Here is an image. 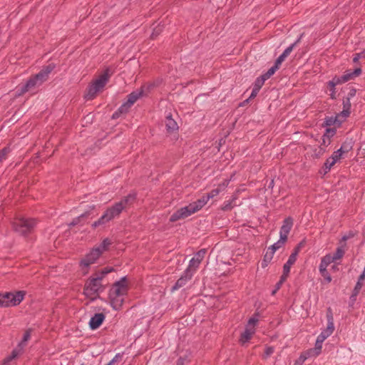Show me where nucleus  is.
Wrapping results in <instances>:
<instances>
[{
	"label": "nucleus",
	"mask_w": 365,
	"mask_h": 365,
	"mask_svg": "<svg viewBox=\"0 0 365 365\" xmlns=\"http://www.w3.org/2000/svg\"><path fill=\"white\" fill-rule=\"evenodd\" d=\"M128 290L125 278L115 283L109 292V302L115 310H118L123 305Z\"/></svg>",
	"instance_id": "1"
},
{
	"label": "nucleus",
	"mask_w": 365,
	"mask_h": 365,
	"mask_svg": "<svg viewBox=\"0 0 365 365\" xmlns=\"http://www.w3.org/2000/svg\"><path fill=\"white\" fill-rule=\"evenodd\" d=\"M134 200L133 195H129L126 197L125 199L121 200L120 202L116 203L113 207L108 209L106 212L101 216V217L96 221L93 224V227H97L98 225H103L110 221L112 219L119 215L122 210L125 207V206L130 202Z\"/></svg>",
	"instance_id": "2"
},
{
	"label": "nucleus",
	"mask_w": 365,
	"mask_h": 365,
	"mask_svg": "<svg viewBox=\"0 0 365 365\" xmlns=\"http://www.w3.org/2000/svg\"><path fill=\"white\" fill-rule=\"evenodd\" d=\"M205 206L204 200H198L189 204L187 206L182 207L174 212L170 217V221L175 222L180 220H183L190 216L191 215L199 211Z\"/></svg>",
	"instance_id": "3"
},
{
	"label": "nucleus",
	"mask_w": 365,
	"mask_h": 365,
	"mask_svg": "<svg viewBox=\"0 0 365 365\" xmlns=\"http://www.w3.org/2000/svg\"><path fill=\"white\" fill-rule=\"evenodd\" d=\"M111 244V242L108 239H105L102 244L94 249H93L89 254L81 261V267L84 274L87 272V268L88 266L94 263L100 255L106 251L108 246Z\"/></svg>",
	"instance_id": "4"
},
{
	"label": "nucleus",
	"mask_w": 365,
	"mask_h": 365,
	"mask_svg": "<svg viewBox=\"0 0 365 365\" xmlns=\"http://www.w3.org/2000/svg\"><path fill=\"white\" fill-rule=\"evenodd\" d=\"M110 75L106 72L97 78L93 83L88 87V91L85 96L87 100L93 99L101 92L107 83Z\"/></svg>",
	"instance_id": "5"
},
{
	"label": "nucleus",
	"mask_w": 365,
	"mask_h": 365,
	"mask_svg": "<svg viewBox=\"0 0 365 365\" xmlns=\"http://www.w3.org/2000/svg\"><path fill=\"white\" fill-rule=\"evenodd\" d=\"M25 292H7L0 294V307H6L19 304L24 299Z\"/></svg>",
	"instance_id": "6"
},
{
	"label": "nucleus",
	"mask_w": 365,
	"mask_h": 365,
	"mask_svg": "<svg viewBox=\"0 0 365 365\" xmlns=\"http://www.w3.org/2000/svg\"><path fill=\"white\" fill-rule=\"evenodd\" d=\"M361 70H354L353 71L349 72L341 77H335L332 81H329L327 86V90L329 91V95L331 98H335L334 87L337 84L343 83L349 81L354 78L359 76L361 74Z\"/></svg>",
	"instance_id": "7"
},
{
	"label": "nucleus",
	"mask_w": 365,
	"mask_h": 365,
	"mask_svg": "<svg viewBox=\"0 0 365 365\" xmlns=\"http://www.w3.org/2000/svg\"><path fill=\"white\" fill-rule=\"evenodd\" d=\"M101 277L96 275L86 282L84 289V294L91 300L95 299L98 296V292L101 289Z\"/></svg>",
	"instance_id": "8"
},
{
	"label": "nucleus",
	"mask_w": 365,
	"mask_h": 365,
	"mask_svg": "<svg viewBox=\"0 0 365 365\" xmlns=\"http://www.w3.org/2000/svg\"><path fill=\"white\" fill-rule=\"evenodd\" d=\"M349 152V149L344 146H341L336 151L334 152L331 157L327 159L324 165L325 173L329 171L337 163L344 158V155Z\"/></svg>",
	"instance_id": "9"
},
{
	"label": "nucleus",
	"mask_w": 365,
	"mask_h": 365,
	"mask_svg": "<svg viewBox=\"0 0 365 365\" xmlns=\"http://www.w3.org/2000/svg\"><path fill=\"white\" fill-rule=\"evenodd\" d=\"M34 225L35 221L34 220L24 217L16 218L13 224L14 230L21 235H26L31 232Z\"/></svg>",
	"instance_id": "10"
},
{
	"label": "nucleus",
	"mask_w": 365,
	"mask_h": 365,
	"mask_svg": "<svg viewBox=\"0 0 365 365\" xmlns=\"http://www.w3.org/2000/svg\"><path fill=\"white\" fill-rule=\"evenodd\" d=\"M48 76V70H41L38 74L31 78L25 86L22 87V92L31 91L35 86L41 85Z\"/></svg>",
	"instance_id": "11"
},
{
	"label": "nucleus",
	"mask_w": 365,
	"mask_h": 365,
	"mask_svg": "<svg viewBox=\"0 0 365 365\" xmlns=\"http://www.w3.org/2000/svg\"><path fill=\"white\" fill-rule=\"evenodd\" d=\"M274 71L275 70H268L267 72H266L264 75L261 76L260 77L256 79L254 83L252 91L249 99L254 98L257 96L258 92L259 91L260 88L264 83L265 81H267L272 76H273L274 74Z\"/></svg>",
	"instance_id": "12"
},
{
	"label": "nucleus",
	"mask_w": 365,
	"mask_h": 365,
	"mask_svg": "<svg viewBox=\"0 0 365 365\" xmlns=\"http://www.w3.org/2000/svg\"><path fill=\"white\" fill-rule=\"evenodd\" d=\"M258 319L255 317L251 318L245 328V331L242 334L240 341L242 344L247 342L253 336L255 332V325Z\"/></svg>",
	"instance_id": "13"
},
{
	"label": "nucleus",
	"mask_w": 365,
	"mask_h": 365,
	"mask_svg": "<svg viewBox=\"0 0 365 365\" xmlns=\"http://www.w3.org/2000/svg\"><path fill=\"white\" fill-rule=\"evenodd\" d=\"M31 329H28L25 332L24 337H23V340L19 343L18 348L14 349L12 351L11 354L10 356H9L8 357H6L4 360V364H8L11 360L15 359L21 353V350L23 349L24 346H25L26 342L28 341L31 338Z\"/></svg>",
	"instance_id": "14"
},
{
	"label": "nucleus",
	"mask_w": 365,
	"mask_h": 365,
	"mask_svg": "<svg viewBox=\"0 0 365 365\" xmlns=\"http://www.w3.org/2000/svg\"><path fill=\"white\" fill-rule=\"evenodd\" d=\"M302 36V34L300 36V37L292 44H291L289 46H288L284 52L277 58L275 63L273 66L271 67V68H277L285 60V58L291 53V52L293 51L294 48L298 44V43L300 41V39Z\"/></svg>",
	"instance_id": "15"
},
{
	"label": "nucleus",
	"mask_w": 365,
	"mask_h": 365,
	"mask_svg": "<svg viewBox=\"0 0 365 365\" xmlns=\"http://www.w3.org/2000/svg\"><path fill=\"white\" fill-rule=\"evenodd\" d=\"M331 334H329L328 332L325 331L324 330L317 336L315 347L314 349H311V352H314L315 355H319L321 352L322 348V343Z\"/></svg>",
	"instance_id": "16"
},
{
	"label": "nucleus",
	"mask_w": 365,
	"mask_h": 365,
	"mask_svg": "<svg viewBox=\"0 0 365 365\" xmlns=\"http://www.w3.org/2000/svg\"><path fill=\"white\" fill-rule=\"evenodd\" d=\"M142 95L143 90L131 93L128 97L127 102L120 107V110L122 112L123 110H126L130 108Z\"/></svg>",
	"instance_id": "17"
},
{
	"label": "nucleus",
	"mask_w": 365,
	"mask_h": 365,
	"mask_svg": "<svg viewBox=\"0 0 365 365\" xmlns=\"http://www.w3.org/2000/svg\"><path fill=\"white\" fill-rule=\"evenodd\" d=\"M349 115V112L346 110H343L341 113L338 114L335 117H329L327 118L326 123L327 125H339L340 123L345 119Z\"/></svg>",
	"instance_id": "18"
},
{
	"label": "nucleus",
	"mask_w": 365,
	"mask_h": 365,
	"mask_svg": "<svg viewBox=\"0 0 365 365\" xmlns=\"http://www.w3.org/2000/svg\"><path fill=\"white\" fill-rule=\"evenodd\" d=\"M335 134V129L334 128H328L326 130V133L324 134V135L322 138V140L320 141V145L319 147H324L326 150V148L331 143V138Z\"/></svg>",
	"instance_id": "19"
},
{
	"label": "nucleus",
	"mask_w": 365,
	"mask_h": 365,
	"mask_svg": "<svg viewBox=\"0 0 365 365\" xmlns=\"http://www.w3.org/2000/svg\"><path fill=\"white\" fill-rule=\"evenodd\" d=\"M293 225V221L291 218H287L284 220L283 225L281 227L279 235L280 237H282L287 239V235L289 233Z\"/></svg>",
	"instance_id": "20"
},
{
	"label": "nucleus",
	"mask_w": 365,
	"mask_h": 365,
	"mask_svg": "<svg viewBox=\"0 0 365 365\" xmlns=\"http://www.w3.org/2000/svg\"><path fill=\"white\" fill-rule=\"evenodd\" d=\"M105 319V316L102 313L96 314L91 317L89 325L92 329H98Z\"/></svg>",
	"instance_id": "21"
},
{
	"label": "nucleus",
	"mask_w": 365,
	"mask_h": 365,
	"mask_svg": "<svg viewBox=\"0 0 365 365\" xmlns=\"http://www.w3.org/2000/svg\"><path fill=\"white\" fill-rule=\"evenodd\" d=\"M192 275L185 271L183 275L177 281L175 286L173 287V290H176L180 289V287L185 286L188 280L192 278Z\"/></svg>",
	"instance_id": "22"
},
{
	"label": "nucleus",
	"mask_w": 365,
	"mask_h": 365,
	"mask_svg": "<svg viewBox=\"0 0 365 365\" xmlns=\"http://www.w3.org/2000/svg\"><path fill=\"white\" fill-rule=\"evenodd\" d=\"M353 62L356 64V66L363 67L365 66V49L354 55L353 58ZM356 68H359L356 67Z\"/></svg>",
	"instance_id": "23"
},
{
	"label": "nucleus",
	"mask_w": 365,
	"mask_h": 365,
	"mask_svg": "<svg viewBox=\"0 0 365 365\" xmlns=\"http://www.w3.org/2000/svg\"><path fill=\"white\" fill-rule=\"evenodd\" d=\"M298 250H296L294 253H292L286 264H284L283 267L284 274L288 275V274L290 272V267L291 266L296 262L297 260V255Z\"/></svg>",
	"instance_id": "24"
},
{
	"label": "nucleus",
	"mask_w": 365,
	"mask_h": 365,
	"mask_svg": "<svg viewBox=\"0 0 365 365\" xmlns=\"http://www.w3.org/2000/svg\"><path fill=\"white\" fill-rule=\"evenodd\" d=\"M327 326L324 329L325 331L328 332L329 334H331L334 330V318L333 314L330 309H328L327 313Z\"/></svg>",
	"instance_id": "25"
},
{
	"label": "nucleus",
	"mask_w": 365,
	"mask_h": 365,
	"mask_svg": "<svg viewBox=\"0 0 365 365\" xmlns=\"http://www.w3.org/2000/svg\"><path fill=\"white\" fill-rule=\"evenodd\" d=\"M224 189L223 185H220L218 187L213 189L207 195H203L200 200H204L205 205L207 203L208 200L217 196Z\"/></svg>",
	"instance_id": "26"
},
{
	"label": "nucleus",
	"mask_w": 365,
	"mask_h": 365,
	"mask_svg": "<svg viewBox=\"0 0 365 365\" xmlns=\"http://www.w3.org/2000/svg\"><path fill=\"white\" fill-rule=\"evenodd\" d=\"M331 263H335V262L334 261L333 258H332V255L331 254H329V255H325L322 259V261H321V263L319 264V269H327V267L331 264Z\"/></svg>",
	"instance_id": "27"
},
{
	"label": "nucleus",
	"mask_w": 365,
	"mask_h": 365,
	"mask_svg": "<svg viewBox=\"0 0 365 365\" xmlns=\"http://www.w3.org/2000/svg\"><path fill=\"white\" fill-rule=\"evenodd\" d=\"M345 247L344 245H341L336 249L334 253L331 254L332 258L335 263L343 257V256L345 254Z\"/></svg>",
	"instance_id": "28"
},
{
	"label": "nucleus",
	"mask_w": 365,
	"mask_h": 365,
	"mask_svg": "<svg viewBox=\"0 0 365 365\" xmlns=\"http://www.w3.org/2000/svg\"><path fill=\"white\" fill-rule=\"evenodd\" d=\"M317 355L314 354V352H311V349L307 351L306 352L302 354L299 358L296 361L294 365H302L304 361L311 357V356H317Z\"/></svg>",
	"instance_id": "29"
},
{
	"label": "nucleus",
	"mask_w": 365,
	"mask_h": 365,
	"mask_svg": "<svg viewBox=\"0 0 365 365\" xmlns=\"http://www.w3.org/2000/svg\"><path fill=\"white\" fill-rule=\"evenodd\" d=\"M200 264V262H198L197 261L192 258L185 271L192 276L197 269Z\"/></svg>",
	"instance_id": "30"
},
{
	"label": "nucleus",
	"mask_w": 365,
	"mask_h": 365,
	"mask_svg": "<svg viewBox=\"0 0 365 365\" xmlns=\"http://www.w3.org/2000/svg\"><path fill=\"white\" fill-rule=\"evenodd\" d=\"M273 256V251H269V250H267V252L264 256V259L261 263V266L262 268H266L268 266L269 263L272 261Z\"/></svg>",
	"instance_id": "31"
},
{
	"label": "nucleus",
	"mask_w": 365,
	"mask_h": 365,
	"mask_svg": "<svg viewBox=\"0 0 365 365\" xmlns=\"http://www.w3.org/2000/svg\"><path fill=\"white\" fill-rule=\"evenodd\" d=\"M365 279V271L359 276L358 282L354 289V295H357L363 286V281Z\"/></svg>",
	"instance_id": "32"
},
{
	"label": "nucleus",
	"mask_w": 365,
	"mask_h": 365,
	"mask_svg": "<svg viewBox=\"0 0 365 365\" xmlns=\"http://www.w3.org/2000/svg\"><path fill=\"white\" fill-rule=\"evenodd\" d=\"M165 125L168 131L172 132L178 129L177 123L170 117L166 118Z\"/></svg>",
	"instance_id": "33"
},
{
	"label": "nucleus",
	"mask_w": 365,
	"mask_h": 365,
	"mask_svg": "<svg viewBox=\"0 0 365 365\" xmlns=\"http://www.w3.org/2000/svg\"><path fill=\"white\" fill-rule=\"evenodd\" d=\"M287 240L282 237H279V240L276 242L274 243V245H272L271 247H269L268 248V250L269 251H273V253L274 254V252L278 250L283 245H284V243L286 242Z\"/></svg>",
	"instance_id": "34"
},
{
	"label": "nucleus",
	"mask_w": 365,
	"mask_h": 365,
	"mask_svg": "<svg viewBox=\"0 0 365 365\" xmlns=\"http://www.w3.org/2000/svg\"><path fill=\"white\" fill-rule=\"evenodd\" d=\"M205 254H206L205 249L200 250L199 252H197L195 255V256L192 257V259L197 261L198 262H201L202 260L204 259Z\"/></svg>",
	"instance_id": "35"
},
{
	"label": "nucleus",
	"mask_w": 365,
	"mask_h": 365,
	"mask_svg": "<svg viewBox=\"0 0 365 365\" xmlns=\"http://www.w3.org/2000/svg\"><path fill=\"white\" fill-rule=\"evenodd\" d=\"M325 153V149L324 147H319L314 150L312 156L314 158H319L322 155Z\"/></svg>",
	"instance_id": "36"
},
{
	"label": "nucleus",
	"mask_w": 365,
	"mask_h": 365,
	"mask_svg": "<svg viewBox=\"0 0 365 365\" xmlns=\"http://www.w3.org/2000/svg\"><path fill=\"white\" fill-rule=\"evenodd\" d=\"M319 272H320V274H322V276L324 278V279L327 282L329 283L331 281V277L330 274L328 273L327 269H324L323 270L319 269Z\"/></svg>",
	"instance_id": "37"
},
{
	"label": "nucleus",
	"mask_w": 365,
	"mask_h": 365,
	"mask_svg": "<svg viewBox=\"0 0 365 365\" xmlns=\"http://www.w3.org/2000/svg\"><path fill=\"white\" fill-rule=\"evenodd\" d=\"M9 152V148H5L3 150H0V163H2L7 156V154Z\"/></svg>",
	"instance_id": "38"
},
{
	"label": "nucleus",
	"mask_w": 365,
	"mask_h": 365,
	"mask_svg": "<svg viewBox=\"0 0 365 365\" xmlns=\"http://www.w3.org/2000/svg\"><path fill=\"white\" fill-rule=\"evenodd\" d=\"M232 202H230V201H227V202H225L222 209L225 211H227V210H230L232 209Z\"/></svg>",
	"instance_id": "39"
},
{
	"label": "nucleus",
	"mask_w": 365,
	"mask_h": 365,
	"mask_svg": "<svg viewBox=\"0 0 365 365\" xmlns=\"http://www.w3.org/2000/svg\"><path fill=\"white\" fill-rule=\"evenodd\" d=\"M110 271H111V269L106 268V269H103L100 274H96V275H98V277H101V279H102L105 274L110 272Z\"/></svg>",
	"instance_id": "40"
},
{
	"label": "nucleus",
	"mask_w": 365,
	"mask_h": 365,
	"mask_svg": "<svg viewBox=\"0 0 365 365\" xmlns=\"http://www.w3.org/2000/svg\"><path fill=\"white\" fill-rule=\"evenodd\" d=\"M273 352H274V349L272 347H267L265 349V352H264L266 357L270 356Z\"/></svg>",
	"instance_id": "41"
},
{
	"label": "nucleus",
	"mask_w": 365,
	"mask_h": 365,
	"mask_svg": "<svg viewBox=\"0 0 365 365\" xmlns=\"http://www.w3.org/2000/svg\"><path fill=\"white\" fill-rule=\"evenodd\" d=\"M117 356H115V358H113L108 364L106 365H115V363L117 361Z\"/></svg>",
	"instance_id": "42"
},
{
	"label": "nucleus",
	"mask_w": 365,
	"mask_h": 365,
	"mask_svg": "<svg viewBox=\"0 0 365 365\" xmlns=\"http://www.w3.org/2000/svg\"><path fill=\"white\" fill-rule=\"evenodd\" d=\"M83 217H84V215H81V217H79L78 218H77V219L74 220L73 221L72 224H73V225H76V224H77V223L78 222V221H79L80 218Z\"/></svg>",
	"instance_id": "43"
},
{
	"label": "nucleus",
	"mask_w": 365,
	"mask_h": 365,
	"mask_svg": "<svg viewBox=\"0 0 365 365\" xmlns=\"http://www.w3.org/2000/svg\"><path fill=\"white\" fill-rule=\"evenodd\" d=\"M287 277V275L284 274V272H283V274L281 277L280 282H282L283 281H284L286 279Z\"/></svg>",
	"instance_id": "44"
},
{
	"label": "nucleus",
	"mask_w": 365,
	"mask_h": 365,
	"mask_svg": "<svg viewBox=\"0 0 365 365\" xmlns=\"http://www.w3.org/2000/svg\"><path fill=\"white\" fill-rule=\"evenodd\" d=\"M334 270H336L337 269V265L334 264L331 267Z\"/></svg>",
	"instance_id": "45"
},
{
	"label": "nucleus",
	"mask_w": 365,
	"mask_h": 365,
	"mask_svg": "<svg viewBox=\"0 0 365 365\" xmlns=\"http://www.w3.org/2000/svg\"><path fill=\"white\" fill-rule=\"evenodd\" d=\"M116 115H117V113L113 114V117L115 118Z\"/></svg>",
	"instance_id": "46"
},
{
	"label": "nucleus",
	"mask_w": 365,
	"mask_h": 365,
	"mask_svg": "<svg viewBox=\"0 0 365 365\" xmlns=\"http://www.w3.org/2000/svg\"><path fill=\"white\" fill-rule=\"evenodd\" d=\"M81 365H83V364H81Z\"/></svg>",
	"instance_id": "47"
}]
</instances>
